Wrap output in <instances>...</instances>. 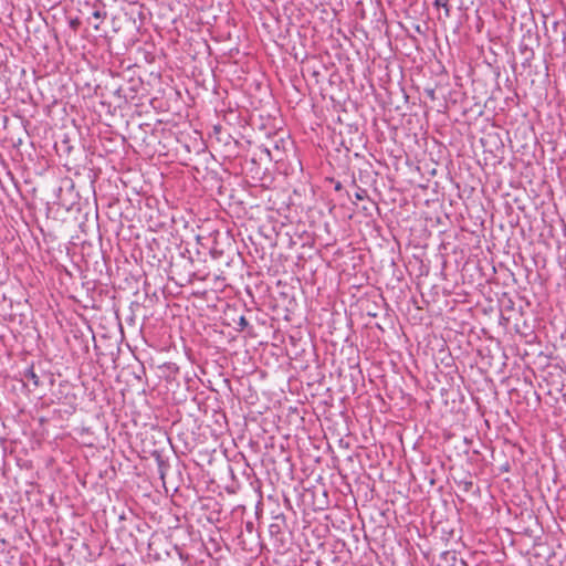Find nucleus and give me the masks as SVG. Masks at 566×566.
<instances>
[{"label":"nucleus","mask_w":566,"mask_h":566,"mask_svg":"<svg viewBox=\"0 0 566 566\" xmlns=\"http://www.w3.org/2000/svg\"><path fill=\"white\" fill-rule=\"evenodd\" d=\"M23 377L27 381L29 382H32L34 387H38L40 385V378L39 376L35 374V371L33 370V368H28L24 374H23Z\"/></svg>","instance_id":"nucleus-1"},{"label":"nucleus","mask_w":566,"mask_h":566,"mask_svg":"<svg viewBox=\"0 0 566 566\" xmlns=\"http://www.w3.org/2000/svg\"><path fill=\"white\" fill-rule=\"evenodd\" d=\"M434 6L437 8H443L446 18L450 17V7H449V0H434Z\"/></svg>","instance_id":"nucleus-2"},{"label":"nucleus","mask_w":566,"mask_h":566,"mask_svg":"<svg viewBox=\"0 0 566 566\" xmlns=\"http://www.w3.org/2000/svg\"><path fill=\"white\" fill-rule=\"evenodd\" d=\"M367 190L366 189H363V188H358V190L356 191L355 193V198L357 200H364L365 198H367Z\"/></svg>","instance_id":"nucleus-3"},{"label":"nucleus","mask_w":566,"mask_h":566,"mask_svg":"<svg viewBox=\"0 0 566 566\" xmlns=\"http://www.w3.org/2000/svg\"><path fill=\"white\" fill-rule=\"evenodd\" d=\"M271 535H276L281 532V526L279 523H272L269 527Z\"/></svg>","instance_id":"nucleus-4"},{"label":"nucleus","mask_w":566,"mask_h":566,"mask_svg":"<svg viewBox=\"0 0 566 566\" xmlns=\"http://www.w3.org/2000/svg\"><path fill=\"white\" fill-rule=\"evenodd\" d=\"M92 17L96 20H103L106 18V12L101 10H94Z\"/></svg>","instance_id":"nucleus-5"},{"label":"nucleus","mask_w":566,"mask_h":566,"mask_svg":"<svg viewBox=\"0 0 566 566\" xmlns=\"http://www.w3.org/2000/svg\"><path fill=\"white\" fill-rule=\"evenodd\" d=\"M249 325V322L248 319L242 315L240 316L239 318V326H240V329H244L247 326Z\"/></svg>","instance_id":"nucleus-6"},{"label":"nucleus","mask_w":566,"mask_h":566,"mask_svg":"<svg viewBox=\"0 0 566 566\" xmlns=\"http://www.w3.org/2000/svg\"><path fill=\"white\" fill-rule=\"evenodd\" d=\"M340 189H342V185H340V182H337L335 186V190H340Z\"/></svg>","instance_id":"nucleus-7"}]
</instances>
